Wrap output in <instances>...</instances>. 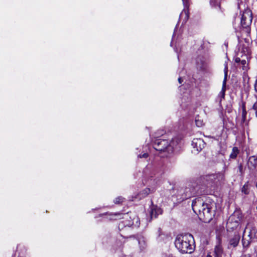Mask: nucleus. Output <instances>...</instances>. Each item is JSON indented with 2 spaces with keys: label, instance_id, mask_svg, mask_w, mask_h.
<instances>
[{
  "label": "nucleus",
  "instance_id": "obj_1",
  "mask_svg": "<svg viewBox=\"0 0 257 257\" xmlns=\"http://www.w3.org/2000/svg\"><path fill=\"white\" fill-rule=\"evenodd\" d=\"M175 245L180 252L191 253L195 248L193 236L190 233L179 234L175 238Z\"/></svg>",
  "mask_w": 257,
  "mask_h": 257
},
{
  "label": "nucleus",
  "instance_id": "obj_2",
  "mask_svg": "<svg viewBox=\"0 0 257 257\" xmlns=\"http://www.w3.org/2000/svg\"><path fill=\"white\" fill-rule=\"evenodd\" d=\"M180 140L177 138L173 139L170 143L165 139H157L153 144V148L160 152L172 153L175 146L179 143Z\"/></svg>",
  "mask_w": 257,
  "mask_h": 257
},
{
  "label": "nucleus",
  "instance_id": "obj_3",
  "mask_svg": "<svg viewBox=\"0 0 257 257\" xmlns=\"http://www.w3.org/2000/svg\"><path fill=\"white\" fill-rule=\"evenodd\" d=\"M164 167L160 165L148 166L144 171L145 174L151 178L154 177L159 178L164 174Z\"/></svg>",
  "mask_w": 257,
  "mask_h": 257
},
{
  "label": "nucleus",
  "instance_id": "obj_4",
  "mask_svg": "<svg viewBox=\"0 0 257 257\" xmlns=\"http://www.w3.org/2000/svg\"><path fill=\"white\" fill-rule=\"evenodd\" d=\"M215 211L212 210L211 204H206L202 208L201 212V216H199L201 219H202L204 222H209L214 216Z\"/></svg>",
  "mask_w": 257,
  "mask_h": 257
},
{
  "label": "nucleus",
  "instance_id": "obj_5",
  "mask_svg": "<svg viewBox=\"0 0 257 257\" xmlns=\"http://www.w3.org/2000/svg\"><path fill=\"white\" fill-rule=\"evenodd\" d=\"M252 15L251 12L250 10H245L240 20L241 27L243 29H245L246 32L249 31V26L252 22Z\"/></svg>",
  "mask_w": 257,
  "mask_h": 257
},
{
  "label": "nucleus",
  "instance_id": "obj_6",
  "mask_svg": "<svg viewBox=\"0 0 257 257\" xmlns=\"http://www.w3.org/2000/svg\"><path fill=\"white\" fill-rule=\"evenodd\" d=\"M223 175L221 173L212 174L206 175L204 180L206 182V185L208 187H212L217 184L219 181L223 179Z\"/></svg>",
  "mask_w": 257,
  "mask_h": 257
},
{
  "label": "nucleus",
  "instance_id": "obj_7",
  "mask_svg": "<svg viewBox=\"0 0 257 257\" xmlns=\"http://www.w3.org/2000/svg\"><path fill=\"white\" fill-rule=\"evenodd\" d=\"M202 199L199 198H196L192 201V208L193 211L199 216H201L202 208L206 205Z\"/></svg>",
  "mask_w": 257,
  "mask_h": 257
},
{
  "label": "nucleus",
  "instance_id": "obj_8",
  "mask_svg": "<svg viewBox=\"0 0 257 257\" xmlns=\"http://www.w3.org/2000/svg\"><path fill=\"white\" fill-rule=\"evenodd\" d=\"M196 67L198 70L205 71L208 67V62L203 56H198L196 59Z\"/></svg>",
  "mask_w": 257,
  "mask_h": 257
},
{
  "label": "nucleus",
  "instance_id": "obj_9",
  "mask_svg": "<svg viewBox=\"0 0 257 257\" xmlns=\"http://www.w3.org/2000/svg\"><path fill=\"white\" fill-rule=\"evenodd\" d=\"M184 5V10L180 15V19L183 18V23H185L189 18L188 8L189 6V0H182Z\"/></svg>",
  "mask_w": 257,
  "mask_h": 257
},
{
  "label": "nucleus",
  "instance_id": "obj_10",
  "mask_svg": "<svg viewBox=\"0 0 257 257\" xmlns=\"http://www.w3.org/2000/svg\"><path fill=\"white\" fill-rule=\"evenodd\" d=\"M196 194V190L194 187H186L182 194V199H187Z\"/></svg>",
  "mask_w": 257,
  "mask_h": 257
},
{
  "label": "nucleus",
  "instance_id": "obj_11",
  "mask_svg": "<svg viewBox=\"0 0 257 257\" xmlns=\"http://www.w3.org/2000/svg\"><path fill=\"white\" fill-rule=\"evenodd\" d=\"M240 240V235L237 233H234L232 235L229 236L228 238V248L236 247Z\"/></svg>",
  "mask_w": 257,
  "mask_h": 257
},
{
  "label": "nucleus",
  "instance_id": "obj_12",
  "mask_svg": "<svg viewBox=\"0 0 257 257\" xmlns=\"http://www.w3.org/2000/svg\"><path fill=\"white\" fill-rule=\"evenodd\" d=\"M192 146L193 148L196 149L197 151L199 152L204 148L205 143L203 139L195 138L192 142Z\"/></svg>",
  "mask_w": 257,
  "mask_h": 257
},
{
  "label": "nucleus",
  "instance_id": "obj_13",
  "mask_svg": "<svg viewBox=\"0 0 257 257\" xmlns=\"http://www.w3.org/2000/svg\"><path fill=\"white\" fill-rule=\"evenodd\" d=\"M162 213V210L156 205H152L151 208L150 215L151 218H156L158 216Z\"/></svg>",
  "mask_w": 257,
  "mask_h": 257
},
{
  "label": "nucleus",
  "instance_id": "obj_14",
  "mask_svg": "<svg viewBox=\"0 0 257 257\" xmlns=\"http://www.w3.org/2000/svg\"><path fill=\"white\" fill-rule=\"evenodd\" d=\"M223 253V250L221 245L218 243L215 245L214 248V257H222Z\"/></svg>",
  "mask_w": 257,
  "mask_h": 257
},
{
  "label": "nucleus",
  "instance_id": "obj_15",
  "mask_svg": "<svg viewBox=\"0 0 257 257\" xmlns=\"http://www.w3.org/2000/svg\"><path fill=\"white\" fill-rule=\"evenodd\" d=\"M151 193V189L149 188H146L141 192H140L137 196H135L136 199H142L147 196Z\"/></svg>",
  "mask_w": 257,
  "mask_h": 257
},
{
  "label": "nucleus",
  "instance_id": "obj_16",
  "mask_svg": "<svg viewBox=\"0 0 257 257\" xmlns=\"http://www.w3.org/2000/svg\"><path fill=\"white\" fill-rule=\"evenodd\" d=\"M210 4L212 8L217 11H220V0H210Z\"/></svg>",
  "mask_w": 257,
  "mask_h": 257
},
{
  "label": "nucleus",
  "instance_id": "obj_17",
  "mask_svg": "<svg viewBox=\"0 0 257 257\" xmlns=\"http://www.w3.org/2000/svg\"><path fill=\"white\" fill-rule=\"evenodd\" d=\"M248 236L249 237L248 239H246L245 238L242 239V244L243 249H246L250 245L251 242V232H249Z\"/></svg>",
  "mask_w": 257,
  "mask_h": 257
},
{
  "label": "nucleus",
  "instance_id": "obj_18",
  "mask_svg": "<svg viewBox=\"0 0 257 257\" xmlns=\"http://www.w3.org/2000/svg\"><path fill=\"white\" fill-rule=\"evenodd\" d=\"M226 81L225 80L223 81L222 89H221V91L220 92V93L218 94V96L220 97L221 98V99L224 98V97L225 92L226 90Z\"/></svg>",
  "mask_w": 257,
  "mask_h": 257
},
{
  "label": "nucleus",
  "instance_id": "obj_19",
  "mask_svg": "<svg viewBox=\"0 0 257 257\" xmlns=\"http://www.w3.org/2000/svg\"><path fill=\"white\" fill-rule=\"evenodd\" d=\"M257 163V156H251L249 157L248 159V164H250L254 168Z\"/></svg>",
  "mask_w": 257,
  "mask_h": 257
},
{
  "label": "nucleus",
  "instance_id": "obj_20",
  "mask_svg": "<svg viewBox=\"0 0 257 257\" xmlns=\"http://www.w3.org/2000/svg\"><path fill=\"white\" fill-rule=\"evenodd\" d=\"M239 153L238 149L237 147H233L232 150V152L230 155V158L231 159H235L237 154Z\"/></svg>",
  "mask_w": 257,
  "mask_h": 257
},
{
  "label": "nucleus",
  "instance_id": "obj_21",
  "mask_svg": "<svg viewBox=\"0 0 257 257\" xmlns=\"http://www.w3.org/2000/svg\"><path fill=\"white\" fill-rule=\"evenodd\" d=\"M134 224V222L132 221H129V222L128 223H125L124 222V221H121L120 222L119 224H118V229H121L123 228V227L124 226V227H126V226H131V225H132L133 224Z\"/></svg>",
  "mask_w": 257,
  "mask_h": 257
},
{
  "label": "nucleus",
  "instance_id": "obj_22",
  "mask_svg": "<svg viewBox=\"0 0 257 257\" xmlns=\"http://www.w3.org/2000/svg\"><path fill=\"white\" fill-rule=\"evenodd\" d=\"M241 192L244 194L247 195L249 194V189L248 187V183H246L241 188Z\"/></svg>",
  "mask_w": 257,
  "mask_h": 257
},
{
  "label": "nucleus",
  "instance_id": "obj_23",
  "mask_svg": "<svg viewBox=\"0 0 257 257\" xmlns=\"http://www.w3.org/2000/svg\"><path fill=\"white\" fill-rule=\"evenodd\" d=\"M125 200V198L121 197V196H118L115 198L113 202L115 204H118L122 203Z\"/></svg>",
  "mask_w": 257,
  "mask_h": 257
},
{
  "label": "nucleus",
  "instance_id": "obj_24",
  "mask_svg": "<svg viewBox=\"0 0 257 257\" xmlns=\"http://www.w3.org/2000/svg\"><path fill=\"white\" fill-rule=\"evenodd\" d=\"M224 77L223 79V81H227V73H228V66L227 62H225L224 64Z\"/></svg>",
  "mask_w": 257,
  "mask_h": 257
},
{
  "label": "nucleus",
  "instance_id": "obj_25",
  "mask_svg": "<svg viewBox=\"0 0 257 257\" xmlns=\"http://www.w3.org/2000/svg\"><path fill=\"white\" fill-rule=\"evenodd\" d=\"M195 123L198 127H201L203 125V122L202 120L199 119V118H197V117H196Z\"/></svg>",
  "mask_w": 257,
  "mask_h": 257
},
{
  "label": "nucleus",
  "instance_id": "obj_26",
  "mask_svg": "<svg viewBox=\"0 0 257 257\" xmlns=\"http://www.w3.org/2000/svg\"><path fill=\"white\" fill-rule=\"evenodd\" d=\"M107 215L110 216L109 218V219H114L115 218H114L113 217V216L120 215V214L119 213H115L114 214H112V213L108 214V213H106L102 214V215Z\"/></svg>",
  "mask_w": 257,
  "mask_h": 257
},
{
  "label": "nucleus",
  "instance_id": "obj_27",
  "mask_svg": "<svg viewBox=\"0 0 257 257\" xmlns=\"http://www.w3.org/2000/svg\"><path fill=\"white\" fill-rule=\"evenodd\" d=\"M241 64L242 65V68L243 70H247V64L245 60H242L241 61Z\"/></svg>",
  "mask_w": 257,
  "mask_h": 257
},
{
  "label": "nucleus",
  "instance_id": "obj_28",
  "mask_svg": "<svg viewBox=\"0 0 257 257\" xmlns=\"http://www.w3.org/2000/svg\"><path fill=\"white\" fill-rule=\"evenodd\" d=\"M139 243L140 245V247H142L143 249L145 248L146 247V243L144 240H139Z\"/></svg>",
  "mask_w": 257,
  "mask_h": 257
},
{
  "label": "nucleus",
  "instance_id": "obj_29",
  "mask_svg": "<svg viewBox=\"0 0 257 257\" xmlns=\"http://www.w3.org/2000/svg\"><path fill=\"white\" fill-rule=\"evenodd\" d=\"M246 115V111L244 107L242 109V119H243V120H244V119H245Z\"/></svg>",
  "mask_w": 257,
  "mask_h": 257
},
{
  "label": "nucleus",
  "instance_id": "obj_30",
  "mask_svg": "<svg viewBox=\"0 0 257 257\" xmlns=\"http://www.w3.org/2000/svg\"><path fill=\"white\" fill-rule=\"evenodd\" d=\"M148 157V154L147 153H145L143 154H140V155H138V157L140 158H147Z\"/></svg>",
  "mask_w": 257,
  "mask_h": 257
},
{
  "label": "nucleus",
  "instance_id": "obj_31",
  "mask_svg": "<svg viewBox=\"0 0 257 257\" xmlns=\"http://www.w3.org/2000/svg\"><path fill=\"white\" fill-rule=\"evenodd\" d=\"M252 109L255 111L257 110V101L253 104L252 106Z\"/></svg>",
  "mask_w": 257,
  "mask_h": 257
},
{
  "label": "nucleus",
  "instance_id": "obj_32",
  "mask_svg": "<svg viewBox=\"0 0 257 257\" xmlns=\"http://www.w3.org/2000/svg\"><path fill=\"white\" fill-rule=\"evenodd\" d=\"M234 60H235V62L236 63H239V62H240V63H241V60H240V58H239V57H236V58H235Z\"/></svg>",
  "mask_w": 257,
  "mask_h": 257
},
{
  "label": "nucleus",
  "instance_id": "obj_33",
  "mask_svg": "<svg viewBox=\"0 0 257 257\" xmlns=\"http://www.w3.org/2000/svg\"><path fill=\"white\" fill-rule=\"evenodd\" d=\"M175 30L174 31V34H173V37H172V41L171 43V46H172V43H173V41H174V38H175Z\"/></svg>",
  "mask_w": 257,
  "mask_h": 257
},
{
  "label": "nucleus",
  "instance_id": "obj_34",
  "mask_svg": "<svg viewBox=\"0 0 257 257\" xmlns=\"http://www.w3.org/2000/svg\"><path fill=\"white\" fill-rule=\"evenodd\" d=\"M182 81H183V79H182V77H179L178 78V82H179V83L181 84Z\"/></svg>",
  "mask_w": 257,
  "mask_h": 257
},
{
  "label": "nucleus",
  "instance_id": "obj_35",
  "mask_svg": "<svg viewBox=\"0 0 257 257\" xmlns=\"http://www.w3.org/2000/svg\"><path fill=\"white\" fill-rule=\"evenodd\" d=\"M254 89L256 92H257V80L255 81V83L254 84Z\"/></svg>",
  "mask_w": 257,
  "mask_h": 257
},
{
  "label": "nucleus",
  "instance_id": "obj_36",
  "mask_svg": "<svg viewBox=\"0 0 257 257\" xmlns=\"http://www.w3.org/2000/svg\"><path fill=\"white\" fill-rule=\"evenodd\" d=\"M242 257H250V255L249 254H244Z\"/></svg>",
  "mask_w": 257,
  "mask_h": 257
},
{
  "label": "nucleus",
  "instance_id": "obj_37",
  "mask_svg": "<svg viewBox=\"0 0 257 257\" xmlns=\"http://www.w3.org/2000/svg\"><path fill=\"white\" fill-rule=\"evenodd\" d=\"M206 257H212L210 253H208L206 255Z\"/></svg>",
  "mask_w": 257,
  "mask_h": 257
},
{
  "label": "nucleus",
  "instance_id": "obj_38",
  "mask_svg": "<svg viewBox=\"0 0 257 257\" xmlns=\"http://www.w3.org/2000/svg\"><path fill=\"white\" fill-rule=\"evenodd\" d=\"M124 216H124V217H123V218H127V217L128 216V214H124Z\"/></svg>",
  "mask_w": 257,
  "mask_h": 257
},
{
  "label": "nucleus",
  "instance_id": "obj_39",
  "mask_svg": "<svg viewBox=\"0 0 257 257\" xmlns=\"http://www.w3.org/2000/svg\"><path fill=\"white\" fill-rule=\"evenodd\" d=\"M239 168L240 171H241V170H242V166H241V165H240Z\"/></svg>",
  "mask_w": 257,
  "mask_h": 257
},
{
  "label": "nucleus",
  "instance_id": "obj_40",
  "mask_svg": "<svg viewBox=\"0 0 257 257\" xmlns=\"http://www.w3.org/2000/svg\"><path fill=\"white\" fill-rule=\"evenodd\" d=\"M238 7L239 8H240V4L239 3V2H238Z\"/></svg>",
  "mask_w": 257,
  "mask_h": 257
},
{
  "label": "nucleus",
  "instance_id": "obj_41",
  "mask_svg": "<svg viewBox=\"0 0 257 257\" xmlns=\"http://www.w3.org/2000/svg\"><path fill=\"white\" fill-rule=\"evenodd\" d=\"M255 116L257 117V110L255 111Z\"/></svg>",
  "mask_w": 257,
  "mask_h": 257
},
{
  "label": "nucleus",
  "instance_id": "obj_42",
  "mask_svg": "<svg viewBox=\"0 0 257 257\" xmlns=\"http://www.w3.org/2000/svg\"><path fill=\"white\" fill-rule=\"evenodd\" d=\"M160 231H161V229H160V228H159V229H158V231L160 232Z\"/></svg>",
  "mask_w": 257,
  "mask_h": 257
},
{
  "label": "nucleus",
  "instance_id": "obj_43",
  "mask_svg": "<svg viewBox=\"0 0 257 257\" xmlns=\"http://www.w3.org/2000/svg\"><path fill=\"white\" fill-rule=\"evenodd\" d=\"M256 167H257V162H256V164L255 166V168H256Z\"/></svg>",
  "mask_w": 257,
  "mask_h": 257
},
{
  "label": "nucleus",
  "instance_id": "obj_44",
  "mask_svg": "<svg viewBox=\"0 0 257 257\" xmlns=\"http://www.w3.org/2000/svg\"><path fill=\"white\" fill-rule=\"evenodd\" d=\"M123 257H129L128 256H126V255H124V256Z\"/></svg>",
  "mask_w": 257,
  "mask_h": 257
},
{
  "label": "nucleus",
  "instance_id": "obj_45",
  "mask_svg": "<svg viewBox=\"0 0 257 257\" xmlns=\"http://www.w3.org/2000/svg\"><path fill=\"white\" fill-rule=\"evenodd\" d=\"M164 133V131H162V135H163V133Z\"/></svg>",
  "mask_w": 257,
  "mask_h": 257
},
{
  "label": "nucleus",
  "instance_id": "obj_46",
  "mask_svg": "<svg viewBox=\"0 0 257 257\" xmlns=\"http://www.w3.org/2000/svg\"><path fill=\"white\" fill-rule=\"evenodd\" d=\"M239 0H238V1H239Z\"/></svg>",
  "mask_w": 257,
  "mask_h": 257
}]
</instances>
